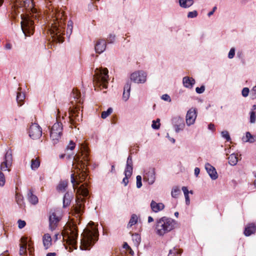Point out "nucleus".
<instances>
[{"mask_svg":"<svg viewBox=\"0 0 256 256\" xmlns=\"http://www.w3.org/2000/svg\"><path fill=\"white\" fill-rule=\"evenodd\" d=\"M216 6H214L212 8V11H210V12H209L208 14V16L210 17V16H212L214 12L216 11Z\"/></svg>","mask_w":256,"mask_h":256,"instance_id":"bf43d9fd","label":"nucleus"},{"mask_svg":"<svg viewBox=\"0 0 256 256\" xmlns=\"http://www.w3.org/2000/svg\"><path fill=\"white\" fill-rule=\"evenodd\" d=\"M180 194V190L178 186H174L172 188L171 195L174 198H177Z\"/></svg>","mask_w":256,"mask_h":256,"instance_id":"c9c22d12","label":"nucleus"},{"mask_svg":"<svg viewBox=\"0 0 256 256\" xmlns=\"http://www.w3.org/2000/svg\"><path fill=\"white\" fill-rule=\"evenodd\" d=\"M110 172L112 173H116L114 166V164L112 165Z\"/></svg>","mask_w":256,"mask_h":256,"instance_id":"338daca9","label":"nucleus"},{"mask_svg":"<svg viewBox=\"0 0 256 256\" xmlns=\"http://www.w3.org/2000/svg\"><path fill=\"white\" fill-rule=\"evenodd\" d=\"M184 192V195H187L189 194V191L186 186H182V188Z\"/></svg>","mask_w":256,"mask_h":256,"instance_id":"4d7b16f0","label":"nucleus"},{"mask_svg":"<svg viewBox=\"0 0 256 256\" xmlns=\"http://www.w3.org/2000/svg\"><path fill=\"white\" fill-rule=\"evenodd\" d=\"M150 208L154 212H158L164 209V205L161 202L156 203L152 200L150 203Z\"/></svg>","mask_w":256,"mask_h":256,"instance_id":"412c9836","label":"nucleus"},{"mask_svg":"<svg viewBox=\"0 0 256 256\" xmlns=\"http://www.w3.org/2000/svg\"><path fill=\"white\" fill-rule=\"evenodd\" d=\"M112 112V108H109L106 111H104L101 114V117L102 118H106L109 115H110Z\"/></svg>","mask_w":256,"mask_h":256,"instance_id":"a19ab883","label":"nucleus"},{"mask_svg":"<svg viewBox=\"0 0 256 256\" xmlns=\"http://www.w3.org/2000/svg\"><path fill=\"white\" fill-rule=\"evenodd\" d=\"M75 146V143L72 140H70V142L69 144L67 146L66 150H73Z\"/></svg>","mask_w":256,"mask_h":256,"instance_id":"de8ad7c7","label":"nucleus"},{"mask_svg":"<svg viewBox=\"0 0 256 256\" xmlns=\"http://www.w3.org/2000/svg\"><path fill=\"white\" fill-rule=\"evenodd\" d=\"M256 231V226L254 224H250L246 227L244 234L246 236H250L252 234H254Z\"/></svg>","mask_w":256,"mask_h":256,"instance_id":"b1692460","label":"nucleus"},{"mask_svg":"<svg viewBox=\"0 0 256 256\" xmlns=\"http://www.w3.org/2000/svg\"><path fill=\"white\" fill-rule=\"evenodd\" d=\"M228 163L230 165L234 166H236L238 162V155L235 154H231L228 157Z\"/></svg>","mask_w":256,"mask_h":256,"instance_id":"c85d7f7f","label":"nucleus"},{"mask_svg":"<svg viewBox=\"0 0 256 256\" xmlns=\"http://www.w3.org/2000/svg\"><path fill=\"white\" fill-rule=\"evenodd\" d=\"M12 152L8 149L5 154L4 160L0 166V186H3L6 182L5 176L2 171L10 170L9 168L12 166Z\"/></svg>","mask_w":256,"mask_h":256,"instance_id":"1a4fd4ad","label":"nucleus"},{"mask_svg":"<svg viewBox=\"0 0 256 256\" xmlns=\"http://www.w3.org/2000/svg\"><path fill=\"white\" fill-rule=\"evenodd\" d=\"M205 86L202 85L200 88L197 87L196 88V91L198 94H202L204 92Z\"/></svg>","mask_w":256,"mask_h":256,"instance_id":"8fccbe9b","label":"nucleus"},{"mask_svg":"<svg viewBox=\"0 0 256 256\" xmlns=\"http://www.w3.org/2000/svg\"><path fill=\"white\" fill-rule=\"evenodd\" d=\"M98 239V232L96 228H85L81 234L80 250H90Z\"/></svg>","mask_w":256,"mask_h":256,"instance_id":"20e7f679","label":"nucleus"},{"mask_svg":"<svg viewBox=\"0 0 256 256\" xmlns=\"http://www.w3.org/2000/svg\"><path fill=\"white\" fill-rule=\"evenodd\" d=\"M132 172L124 171L125 177L123 178L122 182L124 184V186H126L128 183V178H130L132 175Z\"/></svg>","mask_w":256,"mask_h":256,"instance_id":"e433bc0d","label":"nucleus"},{"mask_svg":"<svg viewBox=\"0 0 256 256\" xmlns=\"http://www.w3.org/2000/svg\"><path fill=\"white\" fill-rule=\"evenodd\" d=\"M146 73L142 70H138L132 73L130 80H128L124 88L123 100L126 102L130 97L131 89V81L138 84L144 83L146 80Z\"/></svg>","mask_w":256,"mask_h":256,"instance_id":"39448f33","label":"nucleus"},{"mask_svg":"<svg viewBox=\"0 0 256 256\" xmlns=\"http://www.w3.org/2000/svg\"><path fill=\"white\" fill-rule=\"evenodd\" d=\"M176 250H174V252H172V250H170V252H169L168 254V256H174L175 253L176 252Z\"/></svg>","mask_w":256,"mask_h":256,"instance_id":"69168bd1","label":"nucleus"},{"mask_svg":"<svg viewBox=\"0 0 256 256\" xmlns=\"http://www.w3.org/2000/svg\"><path fill=\"white\" fill-rule=\"evenodd\" d=\"M22 242V244L20 245V256H24V255L26 254V246H27V240L26 238H21Z\"/></svg>","mask_w":256,"mask_h":256,"instance_id":"393cba45","label":"nucleus"},{"mask_svg":"<svg viewBox=\"0 0 256 256\" xmlns=\"http://www.w3.org/2000/svg\"><path fill=\"white\" fill-rule=\"evenodd\" d=\"M12 8L15 12L18 13L24 12L26 10V14L20 15L22 21L21 28L26 36L32 35L34 31V22L32 18H36L38 12L34 7V4L32 0H12Z\"/></svg>","mask_w":256,"mask_h":256,"instance_id":"f257e3e1","label":"nucleus"},{"mask_svg":"<svg viewBox=\"0 0 256 256\" xmlns=\"http://www.w3.org/2000/svg\"><path fill=\"white\" fill-rule=\"evenodd\" d=\"M67 186L68 182L66 181H60L57 186L56 189L58 192H64Z\"/></svg>","mask_w":256,"mask_h":256,"instance_id":"2f4dec72","label":"nucleus"},{"mask_svg":"<svg viewBox=\"0 0 256 256\" xmlns=\"http://www.w3.org/2000/svg\"><path fill=\"white\" fill-rule=\"evenodd\" d=\"M16 200L17 204L20 206H22L24 204V198L22 195L16 194Z\"/></svg>","mask_w":256,"mask_h":256,"instance_id":"ea45409f","label":"nucleus"},{"mask_svg":"<svg viewBox=\"0 0 256 256\" xmlns=\"http://www.w3.org/2000/svg\"><path fill=\"white\" fill-rule=\"evenodd\" d=\"M72 196L68 192H66L63 198V207L66 208L70 205L71 202Z\"/></svg>","mask_w":256,"mask_h":256,"instance_id":"c756f323","label":"nucleus"},{"mask_svg":"<svg viewBox=\"0 0 256 256\" xmlns=\"http://www.w3.org/2000/svg\"><path fill=\"white\" fill-rule=\"evenodd\" d=\"M106 42L104 39L98 40L94 44V50L96 53L100 54L106 49Z\"/></svg>","mask_w":256,"mask_h":256,"instance_id":"dca6fc26","label":"nucleus"},{"mask_svg":"<svg viewBox=\"0 0 256 256\" xmlns=\"http://www.w3.org/2000/svg\"><path fill=\"white\" fill-rule=\"evenodd\" d=\"M250 122L251 124L255 123L256 121V112L254 110H251L250 112Z\"/></svg>","mask_w":256,"mask_h":256,"instance_id":"79ce46f5","label":"nucleus"},{"mask_svg":"<svg viewBox=\"0 0 256 256\" xmlns=\"http://www.w3.org/2000/svg\"><path fill=\"white\" fill-rule=\"evenodd\" d=\"M162 98L164 100L168 102H170L171 100L170 96L167 94H163L162 96Z\"/></svg>","mask_w":256,"mask_h":256,"instance_id":"6e6d98bb","label":"nucleus"},{"mask_svg":"<svg viewBox=\"0 0 256 256\" xmlns=\"http://www.w3.org/2000/svg\"><path fill=\"white\" fill-rule=\"evenodd\" d=\"M108 70L106 68H96L94 76V83L96 86H102L104 88H107L109 78Z\"/></svg>","mask_w":256,"mask_h":256,"instance_id":"6e6552de","label":"nucleus"},{"mask_svg":"<svg viewBox=\"0 0 256 256\" xmlns=\"http://www.w3.org/2000/svg\"><path fill=\"white\" fill-rule=\"evenodd\" d=\"M5 48L6 50H10L12 48V44L10 43L6 44Z\"/></svg>","mask_w":256,"mask_h":256,"instance_id":"e2e57ef3","label":"nucleus"},{"mask_svg":"<svg viewBox=\"0 0 256 256\" xmlns=\"http://www.w3.org/2000/svg\"><path fill=\"white\" fill-rule=\"evenodd\" d=\"M18 228H24L26 225V222L24 220H19L18 222Z\"/></svg>","mask_w":256,"mask_h":256,"instance_id":"864d4df0","label":"nucleus"},{"mask_svg":"<svg viewBox=\"0 0 256 256\" xmlns=\"http://www.w3.org/2000/svg\"><path fill=\"white\" fill-rule=\"evenodd\" d=\"M200 172V170L198 168H194V175L198 176Z\"/></svg>","mask_w":256,"mask_h":256,"instance_id":"680f3d73","label":"nucleus"},{"mask_svg":"<svg viewBox=\"0 0 256 256\" xmlns=\"http://www.w3.org/2000/svg\"><path fill=\"white\" fill-rule=\"evenodd\" d=\"M180 5L184 8H188L194 4L193 0H179Z\"/></svg>","mask_w":256,"mask_h":256,"instance_id":"7c9ffc66","label":"nucleus"},{"mask_svg":"<svg viewBox=\"0 0 256 256\" xmlns=\"http://www.w3.org/2000/svg\"><path fill=\"white\" fill-rule=\"evenodd\" d=\"M62 124L58 122V116H56V122L50 129V138L54 145L60 142L62 134Z\"/></svg>","mask_w":256,"mask_h":256,"instance_id":"9d476101","label":"nucleus"},{"mask_svg":"<svg viewBox=\"0 0 256 256\" xmlns=\"http://www.w3.org/2000/svg\"><path fill=\"white\" fill-rule=\"evenodd\" d=\"M42 1V0H41ZM46 2V6L50 10H52V16H54L55 19L54 22L52 24L50 28V34L52 41L62 43L64 41L63 35L64 34V28L66 16L64 12L54 8V6H51V3L52 0H44Z\"/></svg>","mask_w":256,"mask_h":256,"instance_id":"f03ea898","label":"nucleus"},{"mask_svg":"<svg viewBox=\"0 0 256 256\" xmlns=\"http://www.w3.org/2000/svg\"><path fill=\"white\" fill-rule=\"evenodd\" d=\"M43 244L46 249H48L52 245V238L49 234H44L43 236Z\"/></svg>","mask_w":256,"mask_h":256,"instance_id":"cd10ccee","label":"nucleus"},{"mask_svg":"<svg viewBox=\"0 0 256 256\" xmlns=\"http://www.w3.org/2000/svg\"><path fill=\"white\" fill-rule=\"evenodd\" d=\"M46 256H56V253L55 252H49Z\"/></svg>","mask_w":256,"mask_h":256,"instance_id":"774afa93","label":"nucleus"},{"mask_svg":"<svg viewBox=\"0 0 256 256\" xmlns=\"http://www.w3.org/2000/svg\"><path fill=\"white\" fill-rule=\"evenodd\" d=\"M185 199H186V205H189L190 204V199L188 196V194L187 195H184Z\"/></svg>","mask_w":256,"mask_h":256,"instance_id":"13d9d810","label":"nucleus"},{"mask_svg":"<svg viewBox=\"0 0 256 256\" xmlns=\"http://www.w3.org/2000/svg\"><path fill=\"white\" fill-rule=\"evenodd\" d=\"M28 201L32 204H36L38 202V198L32 193V191L30 190L28 193Z\"/></svg>","mask_w":256,"mask_h":256,"instance_id":"a878e982","label":"nucleus"},{"mask_svg":"<svg viewBox=\"0 0 256 256\" xmlns=\"http://www.w3.org/2000/svg\"><path fill=\"white\" fill-rule=\"evenodd\" d=\"M136 187L138 188H140L142 186V177L140 176H136Z\"/></svg>","mask_w":256,"mask_h":256,"instance_id":"a18cd8bd","label":"nucleus"},{"mask_svg":"<svg viewBox=\"0 0 256 256\" xmlns=\"http://www.w3.org/2000/svg\"><path fill=\"white\" fill-rule=\"evenodd\" d=\"M79 110L76 108L70 111V116H69L70 122L72 125L76 127V122L82 120V115H79Z\"/></svg>","mask_w":256,"mask_h":256,"instance_id":"4468645a","label":"nucleus"},{"mask_svg":"<svg viewBox=\"0 0 256 256\" xmlns=\"http://www.w3.org/2000/svg\"><path fill=\"white\" fill-rule=\"evenodd\" d=\"M250 96L252 99L256 98V86L253 87L251 90Z\"/></svg>","mask_w":256,"mask_h":256,"instance_id":"603ef678","label":"nucleus"},{"mask_svg":"<svg viewBox=\"0 0 256 256\" xmlns=\"http://www.w3.org/2000/svg\"><path fill=\"white\" fill-rule=\"evenodd\" d=\"M60 218L55 212H52L49 216V226L52 230H55Z\"/></svg>","mask_w":256,"mask_h":256,"instance_id":"a211bd4d","label":"nucleus"},{"mask_svg":"<svg viewBox=\"0 0 256 256\" xmlns=\"http://www.w3.org/2000/svg\"><path fill=\"white\" fill-rule=\"evenodd\" d=\"M221 134H222V137L224 138H225L226 140V141L228 142V141L230 140L231 138H230V136L229 134V133L228 131H226V130L222 131L221 132Z\"/></svg>","mask_w":256,"mask_h":256,"instance_id":"c03bdc74","label":"nucleus"},{"mask_svg":"<svg viewBox=\"0 0 256 256\" xmlns=\"http://www.w3.org/2000/svg\"><path fill=\"white\" fill-rule=\"evenodd\" d=\"M205 168L212 180H215L218 178V175L214 166L209 163H206L205 164Z\"/></svg>","mask_w":256,"mask_h":256,"instance_id":"6ab92c4d","label":"nucleus"},{"mask_svg":"<svg viewBox=\"0 0 256 256\" xmlns=\"http://www.w3.org/2000/svg\"><path fill=\"white\" fill-rule=\"evenodd\" d=\"M172 122L176 133L183 130L185 127V124L182 118L180 116H176L172 118Z\"/></svg>","mask_w":256,"mask_h":256,"instance_id":"ddd939ff","label":"nucleus"},{"mask_svg":"<svg viewBox=\"0 0 256 256\" xmlns=\"http://www.w3.org/2000/svg\"><path fill=\"white\" fill-rule=\"evenodd\" d=\"M144 180L150 185L152 184L156 180V172L154 168H150L144 176Z\"/></svg>","mask_w":256,"mask_h":256,"instance_id":"2eb2a0df","label":"nucleus"},{"mask_svg":"<svg viewBox=\"0 0 256 256\" xmlns=\"http://www.w3.org/2000/svg\"><path fill=\"white\" fill-rule=\"evenodd\" d=\"M81 150L83 154L84 155L83 157V160H80V156L77 154L74 156V160L78 164H80L81 166L84 167L86 166L85 162H87L88 160V154L89 152V148L85 142L81 144Z\"/></svg>","mask_w":256,"mask_h":256,"instance_id":"9b49d317","label":"nucleus"},{"mask_svg":"<svg viewBox=\"0 0 256 256\" xmlns=\"http://www.w3.org/2000/svg\"><path fill=\"white\" fill-rule=\"evenodd\" d=\"M85 174L86 173L83 172L82 176H80V174H78V176H78L80 178L79 180H76L74 174H72L70 176V180L73 184V186L74 188L76 186H77V194L78 195L76 196V204L72 207L74 216L76 218L80 217V216L84 212L85 203L90 198L88 184L86 183L78 186L82 182L80 180L81 177L84 176Z\"/></svg>","mask_w":256,"mask_h":256,"instance_id":"7ed1b4c3","label":"nucleus"},{"mask_svg":"<svg viewBox=\"0 0 256 256\" xmlns=\"http://www.w3.org/2000/svg\"><path fill=\"white\" fill-rule=\"evenodd\" d=\"M208 128L210 130L214 131L215 130L214 129V125L213 124H212V123L208 125Z\"/></svg>","mask_w":256,"mask_h":256,"instance_id":"052dcab7","label":"nucleus"},{"mask_svg":"<svg viewBox=\"0 0 256 256\" xmlns=\"http://www.w3.org/2000/svg\"><path fill=\"white\" fill-rule=\"evenodd\" d=\"M176 222L174 220L166 216L158 219L156 224V233L160 236L170 232L174 228Z\"/></svg>","mask_w":256,"mask_h":256,"instance_id":"423d86ee","label":"nucleus"},{"mask_svg":"<svg viewBox=\"0 0 256 256\" xmlns=\"http://www.w3.org/2000/svg\"><path fill=\"white\" fill-rule=\"evenodd\" d=\"M152 127L153 129L158 130L160 128V124H156V120H152Z\"/></svg>","mask_w":256,"mask_h":256,"instance_id":"5fc2aeb1","label":"nucleus"},{"mask_svg":"<svg viewBox=\"0 0 256 256\" xmlns=\"http://www.w3.org/2000/svg\"><path fill=\"white\" fill-rule=\"evenodd\" d=\"M28 134L32 139H38L42 135V130L37 124H32L29 128Z\"/></svg>","mask_w":256,"mask_h":256,"instance_id":"f8f14e48","label":"nucleus"},{"mask_svg":"<svg viewBox=\"0 0 256 256\" xmlns=\"http://www.w3.org/2000/svg\"><path fill=\"white\" fill-rule=\"evenodd\" d=\"M76 222L74 220L66 224V230L64 236L67 238V243L72 246L74 249L78 247V236Z\"/></svg>","mask_w":256,"mask_h":256,"instance_id":"0eeeda50","label":"nucleus"},{"mask_svg":"<svg viewBox=\"0 0 256 256\" xmlns=\"http://www.w3.org/2000/svg\"><path fill=\"white\" fill-rule=\"evenodd\" d=\"M21 88H18V92H17V96H16V101L18 102V105L20 106H22L23 104L24 100L25 99V94L24 92H21Z\"/></svg>","mask_w":256,"mask_h":256,"instance_id":"5701e85b","label":"nucleus"},{"mask_svg":"<svg viewBox=\"0 0 256 256\" xmlns=\"http://www.w3.org/2000/svg\"><path fill=\"white\" fill-rule=\"evenodd\" d=\"M138 222V217L136 214H133L132 215L130 220L129 221L128 224V227H131L133 225L136 224Z\"/></svg>","mask_w":256,"mask_h":256,"instance_id":"4c0bfd02","label":"nucleus"},{"mask_svg":"<svg viewBox=\"0 0 256 256\" xmlns=\"http://www.w3.org/2000/svg\"><path fill=\"white\" fill-rule=\"evenodd\" d=\"M198 16V12L196 10L190 12L188 14V18H194Z\"/></svg>","mask_w":256,"mask_h":256,"instance_id":"49530a36","label":"nucleus"},{"mask_svg":"<svg viewBox=\"0 0 256 256\" xmlns=\"http://www.w3.org/2000/svg\"><path fill=\"white\" fill-rule=\"evenodd\" d=\"M73 28V22L72 20H70L68 22L66 35L69 38L72 32Z\"/></svg>","mask_w":256,"mask_h":256,"instance_id":"72a5a7b5","label":"nucleus"},{"mask_svg":"<svg viewBox=\"0 0 256 256\" xmlns=\"http://www.w3.org/2000/svg\"><path fill=\"white\" fill-rule=\"evenodd\" d=\"M116 36L113 34H110L106 38V42L108 44H113L115 41Z\"/></svg>","mask_w":256,"mask_h":256,"instance_id":"37998d69","label":"nucleus"},{"mask_svg":"<svg viewBox=\"0 0 256 256\" xmlns=\"http://www.w3.org/2000/svg\"><path fill=\"white\" fill-rule=\"evenodd\" d=\"M132 166H133V163H132V156H131V155H129L127 158L126 164V166L124 171L132 173V170H133Z\"/></svg>","mask_w":256,"mask_h":256,"instance_id":"bb28decb","label":"nucleus"},{"mask_svg":"<svg viewBox=\"0 0 256 256\" xmlns=\"http://www.w3.org/2000/svg\"><path fill=\"white\" fill-rule=\"evenodd\" d=\"M196 118V110L194 108L190 109L186 114V120L188 126H190L194 124Z\"/></svg>","mask_w":256,"mask_h":256,"instance_id":"f3484780","label":"nucleus"},{"mask_svg":"<svg viewBox=\"0 0 256 256\" xmlns=\"http://www.w3.org/2000/svg\"><path fill=\"white\" fill-rule=\"evenodd\" d=\"M132 238L134 242V244L136 246H138L141 242L140 236L138 234L136 233L132 234Z\"/></svg>","mask_w":256,"mask_h":256,"instance_id":"58836bf2","label":"nucleus"},{"mask_svg":"<svg viewBox=\"0 0 256 256\" xmlns=\"http://www.w3.org/2000/svg\"><path fill=\"white\" fill-rule=\"evenodd\" d=\"M195 80L192 78L184 76L182 78V83L184 86L188 88H192L195 84Z\"/></svg>","mask_w":256,"mask_h":256,"instance_id":"aec40b11","label":"nucleus"},{"mask_svg":"<svg viewBox=\"0 0 256 256\" xmlns=\"http://www.w3.org/2000/svg\"><path fill=\"white\" fill-rule=\"evenodd\" d=\"M40 165V160L36 158V159H32L31 160V168L32 170H36Z\"/></svg>","mask_w":256,"mask_h":256,"instance_id":"f704fd0d","label":"nucleus"},{"mask_svg":"<svg viewBox=\"0 0 256 256\" xmlns=\"http://www.w3.org/2000/svg\"><path fill=\"white\" fill-rule=\"evenodd\" d=\"M124 248L129 250L130 249V247L128 245V244L126 242H124L123 246Z\"/></svg>","mask_w":256,"mask_h":256,"instance_id":"0e129e2a","label":"nucleus"},{"mask_svg":"<svg viewBox=\"0 0 256 256\" xmlns=\"http://www.w3.org/2000/svg\"><path fill=\"white\" fill-rule=\"evenodd\" d=\"M235 54V49L234 48H231L228 54V58H232Z\"/></svg>","mask_w":256,"mask_h":256,"instance_id":"3c124183","label":"nucleus"},{"mask_svg":"<svg viewBox=\"0 0 256 256\" xmlns=\"http://www.w3.org/2000/svg\"><path fill=\"white\" fill-rule=\"evenodd\" d=\"M249 92H250V90H249L248 88H244L242 89V96L244 97H246V96H248Z\"/></svg>","mask_w":256,"mask_h":256,"instance_id":"09e8293b","label":"nucleus"},{"mask_svg":"<svg viewBox=\"0 0 256 256\" xmlns=\"http://www.w3.org/2000/svg\"><path fill=\"white\" fill-rule=\"evenodd\" d=\"M71 97L74 98L76 103L82 104L84 102V100L81 96L80 92L76 89H73L71 94Z\"/></svg>","mask_w":256,"mask_h":256,"instance_id":"4be33fe9","label":"nucleus"},{"mask_svg":"<svg viewBox=\"0 0 256 256\" xmlns=\"http://www.w3.org/2000/svg\"><path fill=\"white\" fill-rule=\"evenodd\" d=\"M242 140L245 142H249L250 143H252L255 140L254 136L248 132H246V138H243Z\"/></svg>","mask_w":256,"mask_h":256,"instance_id":"473e14b6","label":"nucleus"}]
</instances>
